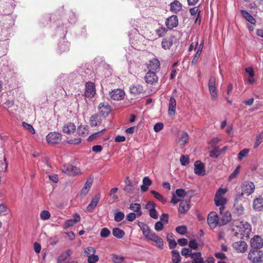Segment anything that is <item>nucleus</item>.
Segmentation results:
<instances>
[{
  "label": "nucleus",
  "instance_id": "obj_14",
  "mask_svg": "<svg viewBox=\"0 0 263 263\" xmlns=\"http://www.w3.org/2000/svg\"><path fill=\"white\" fill-rule=\"evenodd\" d=\"M98 110L102 116H106L110 112L111 108L108 103L102 102L99 104Z\"/></svg>",
  "mask_w": 263,
  "mask_h": 263
},
{
  "label": "nucleus",
  "instance_id": "obj_64",
  "mask_svg": "<svg viewBox=\"0 0 263 263\" xmlns=\"http://www.w3.org/2000/svg\"><path fill=\"white\" fill-rule=\"evenodd\" d=\"M142 184L149 187L152 185V181L148 177L146 176L143 178L142 180Z\"/></svg>",
  "mask_w": 263,
  "mask_h": 263
},
{
  "label": "nucleus",
  "instance_id": "obj_59",
  "mask_svg": "<svg viewBox=\"0 0 263 263\" xmlns=\"http://www.w3.org/2000/svg\"><path fill=\"white\" fill-rule=\"evenodd\" d=\"M105 130V128H103V129L101 130L100 132H97V133H93V134L91 135L88 138V139L87 140L89 141H92L93 139L97 138L100 135L101 133L103 132Z\"/></svg>",
  "mask_w": 263,
  "mask_h": 263
},
{
  "label": "nucleus",
  "instance_id": "obj_18",
  "mask_svg": "<svg viewBox=\"0 0 263 263\" xmlns=\"http://www.w3.org/2000/svg\"><path fill=\"white\" fill-rule=\"evenodd\" d=\"M194 173L198 175H204L205 174L204 165L200 160L196 161L194 163Z\"/></svg>",
  "mask_w": 263,
  "mask_h": 263
},
{
  "label": "nucleus",
  "instance_id": "obj_15",
  "mask_svg": "<svg viewBox=\"0 0 263 263\" xmlns=\"http://www.w3.org/2000/svg\"><path fill=\"white\" fill-rule=\"evenodd\" d=\"M145 82L149 84H155L158 81V77L156 72L154 71H148L145 74Z\"/></svg>",
  "mask_w": 263,
  "mask_h": 263
},
{
  "label": "nucleus",
  "instance_id": "obj_57",
  "mask_svg": "<svg viewBox=\"0 0 263 263\" xmlns=\"http://www.w3.org/2000/svg\"><path fill=\"white\" fill-rule=\"evenodd\" d=\"M240 166H238L236 167L233 172L229 176V179L230 181L235 178L239 172Z\"/></svg>",
  "mask_w": 263,
  "mask_h": 263
},
{
  "label": "nucleus",
  "instance_id": "obj_35",
  "mask_svg": "<svg viewBox=\"0 0 263 263\" xmlns=\"http://www.w3.org/2000/svg\"><path fill=\"white\" fill-rule=\"evenodd\" d=\"M77 133L81 137H85L88 134V129L87 126L80 125L77 129Z\"/></svg>",
  "mask_w": 263,
  "mask_h": 263
},
{
  "label": "nucleus",
  "instance_id": "obj_7",
  "mask_svg": "<svg viewBox=\"0 0 263 263\" xmlns=\"http://www.w3.org/2000/svg\"><path fill=\"white\" fill-rule=\"evenodd\" d=\"M96 94V86L93 82H87L85 84L84 96L88 98H92Z\"/></svg>",
  "mask_w": 263,
  "mask_h": 263
},
{
  "label": "nucleus",
  "instance_id": "obj_31",
  "mask_svg": "<svg viewBox=\"0 0 263 263\" xmlns=\"http://www.w3.org/2000/svg\"><path fill=\"white\" fill-rule=\"evenodd\" d=\"M172 45L173 40L171 38L165 37L163 39L161 42V46L164 49H170Z\"/></svg>",
  "mask_w": 263,
  "mask_h": 263
},
{
  "label": "nucleus",
  "instance_id": "obj_54",
  "mask_svg": "<svg viewBox=\"0 0 263 263\" xmlns=\"http://www.w3.org/2000/svg\"><path fill=\"white\" fill-rule=\"evenodd\" d=\"M22 125H23V126L25 128L27 129L31 134H35V131L34 128L33 127V126L31 124L24 122H23Z\"/></svg>",
  "mask_w": 263,
  "mask_h": 263
},
{
  "label": "nucleus",
  "instance_id": "obj_60",
  "mask_svg": "<svg viewBox=\"0 0 263 263\" xmlns=\"http://www.w3.org/2000/svg\"><path fill=\"white\" fill-rule=\"evenodd\" d=\"M191 250L190 249H187L186 248H182L181 250V254L182 255L185 256V258L190 256L191 254H192Z\"/></svg>",
  "mask_w": 263,
  "mask_h": 263
},
{
  "label": "nucleus",
  "instance_id": "obj_51",
  "mask_svg": "<svg viewBox=\"0 0 263 263\" xmlns=\"http://www.w3.org/2000/svg\"><path fill=\"white\" fill-rule=\"evenodd\" d=\"M228 190L227 189H221L219 188L217 191L216 192L215 197L218 198L220 197H223L225 194L227 193Z\"/></svg>",
  "mask_w": 263,
  "mask_h": 263
},
{
  "label": "nucleus",
  "instance_id": "obj_30",
  "mask_svg": "<svg viewBox=\"0 0 263 263\" xmlns=\"http://www.w3.org/2000/svg\"><path fill=\"white\" fill-rule=\"evenodd\" d=\"M182 10V4L178 1H175L171 3V11L177 13Z\"/></svg>",
  "mask_w": 263,
  "mask_h": 263
},
{
  "label": "nucleus",
  "instance_id": "obj_19",
  "mask_svg": "<svg viewBox=\"0 0 263 263\" xmlns=\"http://www.w3.org/2000/svg\"><path fill=\"white\" fill-rule=\"evenodd\" d=\"M160 66V64L159 60L157 59L153 58L149 61L147 67L149 69V71L156 72L157 70H159Z\"/></svg>",
  "mask_w": 263,
  "mask_h": 263
},
{
  "label": "nucleus",
  "instance_id": "obj_49",
  "mask_svg": "<svg viewBox=\"0 0 263 263\" xmlns=\"http://www.w3.org/2000/svg\"><path fill=\"white\" fill-rule=\"evenodd\" d=\"M96 253L95 249L91 247L86 248L84 250V253L87 257H89Z\"/></svg>",
  "mask_w": 263,
  "mask_h": 263
},
{
  "label": "nucleus",
  "instance_id": "obj_39",
  "mask_svg": "<svg viewBox=\"0 0 263 263\" xmlns=\"http://www.w3.org/2000/svg\"><path fill=\"white\" fill-rule=\"evenodd\" d=\"M151 193L152 195H154V197L158 199L159 201H161L162 203L165 204L166 203V200L164 198V197L158 192L152 190Z\"/></svg>",
  "mask_w": 263,
  "mask_h": 263
},
{
  "label": "nucleus",
  "instance_id": "obj_42",
  "mask_svg": "<svg viewBox=\"0 0 263 263\" xmlns=\"http://www.w3.org/2000/svg\"><path fill=\"white\" fill-rule=\"evenodd\" d=\"M141 229L142 230L143 234L145 237V238H146L147 236L152 232L149 229L148 226L144 223H142Z\"/></svg>",
  "mask_w": 263,
  "mask_h": 263
},
{
  "label": "nucleus",
  "instance_id": "obj_40",
  "mask_svg": "<svg viewBox=\"0 0 263 263\" xmlns=\"http://www.w3.org/2000/svg\"><path fill=\"white\" fill-rule=\"evenodd\" d=\"M167 240L168 242V246L171 249H174L177 246V242L173 238V235H168L167 236Z\"/></svg>",
  "mask_w": 263,
  "mask_h": 263
},
{
  "label": "nucleus",
  "instance_id": "obj_32",
  "mask_svg": "<svg viewBox=\"0 0 263 263\" xmlns=\"http://www.w3.org/2000/svg\"><path fill=\"white\" fill-rule=\"evenodd\" d=\"M189 141V135L187 133L182 132L179 136V138L178 140V143L180 145H185Z\"/></svg>",
  "mask_w": 263,
  "mask_h": 263
},
{
  "label": "nucleus",
  "instance_id": "obj_52",
  "mask_svg": "<svg viewBox=\"0 0 263 263\" xmlns=\"http://www.w3.org/2000/svg\"><path fill=\"white\" fill-rule=\"evenodd\" d=\"M124 218V214L122 212H118L115 214L114 219L117 222L121 221Z\"/></svg>",
  "mask_w": 263,
  "mask_h": 263
},
{
  "label": "nucleus",
  "instance_id": "obj_34",
  "mask_svg": "<svg viewBox=\"0 0 263 263\" xmlns=\"http://www.w3.org/2000/svg\"><path fill=\"white\" fill-rule=\"evenodd\" d=\"M203 46H204V41H202L201 43L199 45V47L197 51L196 52L194 58L193 59V60L192 61V64H194L197 62L198 58L200 57V56L201 54Z\"/></svg>",
  "mask_w": 263,
  "mask_h": 263
},
{
  "label": "nucleus",
  "instance_id": "obj_53",
  "mask_svg": "<svg viewBox=\"0 0 263 263\" xmlns=\"http://www.w3.org/2000/svg\"><path fill=\"white\" fill-rule=\"evenodd\" d=\"M220 154L219 149L218 147H215L210 152V156L213 158H217Z\"/></svg>",
  "mask_w": 263,
  "mask_h": 263
},
{
  "label": "nucleus",
  "instance_id": "obj_41",
  "mask_svg": "<svg viewBox=\"0 0 263 263\" xmlns=\"http://www.w3.org/2000/svg\"><path fill=\"white\" fill-rule=\"evenodd\" d=\"M263 141V131L256 137V141L254 144V148H257Z\"/></svg>",
  "mask_w": 263,
  "mask_h": 263
},
{
  "label": "nucleus",
  "instance_id": "obj_9",
  "mask_svg": "<svg viewBox=\"0 0 263 263\" xmlns=\"http://www.w3.org/2000/svg\"><path fill=\"white\" fill-rule=\"evenodd\" d=\"M179 22L178 16L172 15L166 19L165 24L168 29L172 30L178 26Z\"/></svg>",
  "mask_w": 263,
  "mask_h": 263
},
{
  "label": "nucleus",
  "instance_id": "obj_50",
  "mask_svg": "<svg viewBox=\"0 0 263 263\" xmlns=\"http://www.w3.org/2000/svg\"><path fill=\"white\" fill-rule=\"evenodd\" d=\"M176 231L181 235H184L187 232V228L185 226H180L176 227Z\"/></svg>",
  "mask_w": 263,
  "mask_h": 263
},
{
  "label": "nucleus",
  "instance_id": "obj_37",
  "mask_svg": "<svg viewBox=\"0 0 263 263\" xmlns=\"http://www.w3.org/2000/svg\"><path fill=\"white\" fill-rule=\"evenodd\" d=\"M112 234L117 238H121L124 236L125 233L123 230L118 228H115L112 230Z\"/></svg>",
  "mask_w": 263,
  "mask_h": 263
},
{
  "label": "nucleus",
  "instance_id": "obj_5",
  "mask_svg": "<svg viewBox=\"0 0 263 263\" xmlns=\"http://www.w3.org/2000/svg\"><path fill=\"white\" fill-rule=\"evenodd\" d=\"M242 192L238 194H242V197L244 194L249 196L252 194L255 190V185L251 181H246L241 186Z\"/></svg>",
  "mask_w": 263,
  "mask_h": 263
},
{
  "label": "nucleus",
  "instance_id": "obj_29",
  "mask_svg": "<svg viewBox=\"0 0 263 263\" xmlns=\"http://www.w3.org/2000/svg\"><path fill=\"white\" fill-rule=\"evenodd\" d=\"M100 195H96L92 199L90 203L87 206V210L91 211L97 206L100 200Z\"/></svg>",
  "mask_w": 263,
  "mask_h": 263
},
{
  "label": "nucleus",
  "instance_id": "obj_47",
  "mask_svg": "<svg viewBox=\"0 0 263 263\" xmlns=\"http://www.w3.org/2000/svg\"><path fill=\"white\" fill-rule=\"evenodd\" d=\"M249 152V149L245 148L239 153L238 155V160L241 161L244 157H246Z\"/></svg>",
  "mask_w": 263,
  "mask_h": 263
},
{
  "label": "nucleus",
  "instance_id": "obj_3",
  "mask_svg": "<svg viewBox=\"0 0 263 263\" xmlns=\"http://www.w3.org/2000/svg\"><path fill=\"white\" fill-rule=\"evenodd\" d=\"M248 258L254 263L261 262L263 260V252L260 250L251 249L249 253Z\"/></svg>",
  "mask_w": 263,
  "mask_h": 263
},
{
  "label": "nucleus",
  "instance_id": "obj_1",
  "mask_svg": "<svg viewBox=\"0 0 263 263\" xmlns=\"http://www.w3.org/2000/svg\"><path fill=\"white\" fill-rule=\"evenodd\" d=\"M251 226L246 221H241L239 222L238 225H236L231 229L232 233L235 236H238L240 235L241 238L245 237L249 238V235L251 232Z\"/></svg>",
  "mask_w": 263,
  "mask_h": 263
},
{
  "label": "nucleus",
  "instance_id": "obj_13",
  "mask_svg": "<svg viewBox=\"0 0 263 263\" xmlns=\"http://www.w3.org/2000/svg\"><path fill=\"white\" fill-rule=\"evenodd\" d=\"M146 238L155 242L158 248L160 249H162L163 248V241L161 237L157 236L153 231L147 236V237Z\"/></svg>",
  "mask_w": 263,
  "mask_h": 263
},
{
  "label": "nucleus",
  "instance_id": "obj_44",
  "mask_svg": "<svg viewBox=\"0 0 263 263\" xmlns=\"http://www.w3.org/2000/svg\"><path fill=\"white\" fill-rule=\"evenodd\" d=\"M93 181V176L92 175H90L89 176V177L87 179V180H86V182L85 183L83 187L89 191V190L92 185Z\"/></svg>",
  "mask_w": 263,
  "mask_h": 263
},
{
  "label": "nucleus",
  "instance_id": "obj_56",
  "mask_svg": "<svg viewBox=\"0 0 263 263\" xmlns=\"http://www.w3.org/2000/svg\"><path fill=\"white\" fill-rule=\"evenodd\" d=\"M180 161L181 165L185 166L189 164V157L188 156L182 155L180 157Z\"/></svg>",
  "mask_w": 263,
  "mask_h": 263
},
{
  "label": "nucleus",
  "instance_id": "obj_63",
  "mask_svg": "<svg viewBox=\"0 0 263 263\" xmlns=\"http://www.w3.org/2000/svg\"><path fill=\"white\" fill-rule=\"evenodd\" d=\"M163 128V124L161 122L157 123L154 126V130L155 132H159Z\"/></svg>",
  "mask_w": 263,
  "mask_h": 263
},
{
  "label": "nucleus",
  "instance_id": "obj_10",
  "mask_svg": "<svg viewBox=\"0 0 263 263\" xmlns=\"http://www.w3.org/2000/svg\"><path fill=\"white\" fill-rule=\"evenodd\" d=\"M207 221L208 224L212 229H214L218 223L220 224L218 216L214 212L210 213L208 217Z\"/></svg>",
  "mask_w": 263,
  "mask_h": 263
},
{
  "label": "nucleus",
  "instance_id": "obj_8",
  "mask_svg": "<svg viewBox=\"0 0 263 263\" xmlns=\"http://www.w3.org/2000/svg\"><path fill=\"white\" fill-rule=\"evenodd\" d=\"M216 79L214 77H211L209 81V90L211 96V99L213 101L217 98V89L215 87Z\"/></svg>",
  "mask_w": 263,
  "mask_h": 263
},
{
  "label": "nucleus",
  "instance_id": "obj_38",
  "mask_svg": "<svg viewBox=\"0 0 263 263\" xmlns=\"http://www.w3.org/2000/svg\"><path fill=\"white\" fill-rule=\"evenodd\" d=\"M172 261L174 263H179L181 260V256L177 250H174L172 251Z\"/></svg>",
  "mask_w": 263,
  "mask_h": 263
},
{
  "label": "nucleus",
  "instance_id": "obj_55",
  "mask_svg": "<svg viewBox=\"0 0 263 263\" xmlns=\"http://www.w3.org/2000/svg\"><path fill=\"white\" fill-rule=\"evenodd\" d=\"M40 217L42 220H47L50 218V214L46 210H44L40 213Z\"/></svg>",
  "mask_w": 263,
  "mask_h": 263
},
{
  "label": "nucleus",
  "instance_id": "obj_28",
  "mask_svg": "<svg viewBox=\"0 0 263 263\" xmlns=\"http://www.w3.org/2000/svg\"><path fill=\"white\" fill-rule=\"evenodd\" d=\"M72 254V252L70 249L67 250L63 252L58 258L57 263H64V261L69 257Z\"/></svg>",
  "mask_w": 263,
  "mask_h": 263
},
{
  "label": "nucleus",
  "instance_id": "obj_61",
  "mask_svg": "<svg viewBox=\"0 0 263 263\" xmlns=\"http://www.w3.org/2000/svg\"><path fill=\"white\" fill-rule=\"evenodd\" d=\"M99 260V257L98 255L93 254V255L88 257V262L89 263H95Z\"/></svg>",
  "mask_w": 263,
  "mask_h": 263
},
{
  "label": "nucleus",
  "instance_id": "obj_20",
  "mask_svg": "<svg viewBox=\"0 0 263 263\" xmlns=\"http://www.w3.org/2000/svg\"><path fill=\"white\" fill-rule=\"evenodd\" d=\"M214 201L216 206H220V207L219 208V211L220 214L222 215V212L225 209L224 205L227 202V199L224 197H220L218 198L215 197Z\"/></svg>",
  "mask_w": 263,
  "mask_h": 263
},
{
  "label": "nucleus",
  "instance_id": "obj_62",
  "mask_svg": "<svg viewBox=\"0 0 263 263\" xmlns=\"http://www.w3.org/2000/svg\"><path fill=\"white\" fill-rule=\"evenodd\" d=\"M189 246L191 249L196 250L198 248V245L195 239H192L190 241Z\"/></svg>",
  "mask_w": 263,
  "mask_h": 263
},
{
  "label": "nucleus",
  "instance_id": "obj_17",
  "mask_svg": "<svg viewBox=\"0 0 263 263\" xmlns=\"http://www.w3.org/2000/svg\"><path fill=\"white\" fill-rule=\"evenodd\" d=\"M76 130V126L74 123L68 122L65 124L63 127V132L67 135H72L74 134Z\"/></svg>",
  "mask_w": 263,
  "mask_h": 263
},
{
  "label": "nucleus",
  "instance_id": "obj_6",
  "mask_svg": "<svg viewBox=\"0 0 263 263\" xmlns=\"http://www.w3.org/2000/svg\"><path fill=\"white\" fill-rule=\"evenodd\" d=\"M46 141L49 144H58L62 140L61 135L57 132H50L46 137Z\"/></svg>",
  "mask_w": 263,
  "mask_h": 263
},
{
  "label": "nucleus",
  "instance_id": "obj_16",
  "mask_svg": "<svg viewBox=\"0 0 263 263\" xmlns=\"http://www.w3.org/2000/svg\"><path fill=\"white\" fill-rule=\"evenodd\" d=\"M233 247L238 252L243 253L247 251L248 245L245 241L241 240L234 242L233 244Z\"/></svg>",
  "mask_w": 263,
  "mask_h": 263
},
{
  "label": "nucleus",
  "instance_id": "obj_25",
  "mask_svg": "<svg viewBox=\"0 0 263 263\" xmlns=\"http://www.w3.org/2000/svg\"><path fill=\"white\" fill-rule=\"evenodd\" d=\"M129 90L132 93L135 95L143 93L145 92L143 86L139 84L134 85L130 86Z\"/></svg>",
  "mask_w": 263,
  "mask_h": 263
},
{
  "label": "nucleus",
  "instance_id": "obj_33",
  "mask_svg": "<svg viewBox=\"0 0 263 263\" xmlns=\"http://www.w3.org/2000/svg\"><path fill=\"white\" fill-rule=\"evenodd\" d=\"M231 220V214L229 211H227L221 217L220 225H224Z\"/></svg>",
  "mask_w": 263,
  "mask_h": 263
},
{
  "label": "nucleus",
  "instance_id": "obj_36",
  "mask_svg": "<svg viewBox=\"0 0 263 263\" xmlns=\"http://www.w3.org/2000/svg\"><path fill=\"white\" fill-rule=\"evenodd\" d=\"M140 209L141 205L139 203H132L129 206V209L136 212L138 216H140L142 215Z\"/></svg>",
  "mask_w": 263,
  "mask_h": 263
},
{
  "label": "nucleus",
  "instance_id": "obj_4",
  "mask_svg": "<svg viewBox=\"0 0 263 263\" xmlns=\"http://www.w3.org/2000/svg\"><path fill=\"white\" fill-rule=\"evenodd\" d=\"M62 171L69 176H76L81 174L80 169L79 167L68 164H64L62 167Z\"/></svg>",
  "mask_w": 263,
  "mask_h": 263
},
{
  "label": "nucleus",
  "instance_id": "obj_24",
  "mask_svg": "<svg viewBox=\"0 0 263 263\" xmlns=\"http://www.w3.org/2000/svg\"><path fill=\"white\" fill-rule=\"evenodd\" d=\"M102 123V119L100 116L98 114L92 115L89 120V123L90 126L95 127L100 125Z\"/></svg>",
  "mask_w": 263,
  "mask_h": 263
},
{
  "label": "nucleus",
  "instance_id": "obj_23",
  "mask_svg": "<svg viewBox=\"0 0 263 263\" xmlns=\"http://www.w3.org/2000/svg\"><path fill=\"white\" fill-rule=\"evenodd\" d=\"M253 208L256 211H260L263 209V198L260 197L254 199Z\"/></svg>",
  "mask_w": 263,
  "mask_h": 263
},
{
  "label": "nucleus",
  "instance_id": "obj_45",
  "mask_svg": "<svg viewBox=\"0 0 263 263\" xmlns=\"http://www.w3.org/2000/svg\"><path fill=\"white\" fill-rule=\"evenodd\" d=\"M167 29L163 26L160 27L156 30V34L159 37H162L164 36L167 33Z\"/></svg>",
  "mask_w": 263,
  "mask_h": 263
},
{
  "label": "nucleus",
  "instance_id": "obj_58",
  "mask_svg": "<svg viewBox=\"0 0 263 263\" xmlns=\"http://www.w3.org/2000/svg\"><path fill=\"white\" fill-rule=\"evenodd\" d=\"M175 194L178 197L181 198H184L186 195V193L185 192V190L182 189H177Z\"/></svg>",
  "mask_w": 263,
  "mask_h": 263
},
{
  "label": "nucleus",
  "instance_id": "obj_21",
  "mask_svg": "<svg viewBox=\"0 0 263 263\" xmlns=\"http://www.w3.org/2000/svg\"><path fill=\"white\" fill-rule=\"evenodd\" d=\"M190 200H182L179 204L178 212L179 214H185L189 210Z\"/></svg>",
  "mask_w": 263,
  "mask_h": 263
},
{
  "label": "nucleus",
  "instance_id": "obj_12",
  "mask_svg": "<svg viewBox=\"0 0 263 263\" xmlns=\"http://www.w3.org/2000/svg\"><path fill=\"white\" fill-rule=\"evenodd\" d=\"M251 246L254 250H258L263 247V239L260 236L255 235L251 239Z\"/></svg>",
  "mask_w": 263,
  "mask_h": 263
},
{
  "label": "nucleus",
  "instance_id": "obj_22",
  "mask_svg": "<svg viewBox=\"0 0 263 263\" xmlns=\"http://www.w3.org/2000/svg\"><path fill=\"white\" fill-rule=\"evenodd\" d=\"M176 100L173 97L170 98L168 104V114L169 116H174L176 114Z\"/></svg>",
  "mask_w": 263,
  "mask_h": 263
},
{
  "label": "nucleus",
  "instance_id": "obj_46",
  "mask_svg": "<svg viewBox=\"0 0 263 263\" xmlns=\"http://www.w3.org/2000/svg\"><path fill=\"white\" fill-rule=\"evenodd\" d=\"M124 260V257L121 255L112 254V260L114 263H121Z\"/></svg>",
  "mask_w": 263,
  "mask_h": 263
},
{
  "label": "nucleus",
  "instance_id": "obj_11",
  "mask_svg": "<svg viewBox=\"0 0 263 263\" xmlns=\"http://www.w3.org/2000/svg\"><path fill=\"white\" fill-rule=\"evenodd\" d=\"M109 96L111 99L119 101L124 99L125 93L121 89H115L109 92Z\"/></svg>",
  "mask_w": 263,
  "mask_h": 263
},
{
  "label": "nucleus",
  "instance_id": "obj_27",
  "mask_svg": "<svg viewBox=\"0 0 263 263\" xmlns=\"http://www.w3.org/2000/svg\"><path fill=\"white\" fill-rule=\"evenodd\" d=\"M240 13L242 17L251 24L255 25L256 24V20L248 12L241 9Z\"/></svg>",
  "mask_w": 263,
  "mask_h": 263
},
{
  "label": "nucleus",
  "instance_id": "obj_43",
  "mask_svg": "<svg viewBox=\"0 0 263 263\" xmlns=\"http://www.w3.org/2000/svg\"><path fill=\"white\" fill-rule=\"evenodd\" d=\"M124 183L125 185L124 186L123 190L126 192H129L131 190V187L132 186V181L130 180L129 177H126Z\"/></svg>",
  "mask_w": 263,
  "mask_h": 263
},
{
  "label": "nucleus",
  "instance_id": "obj_26",
  "mask_svg": "<svg viewBox=\"0 0 263 263\" xmlns=\"http://www.w3.org/2000/svg\"><path fill=\"white\" fill-rule=\"evenodd\" d=\"M192 263H204V259L200 252H194L191 254Z\"/></svg>",
  "mask_w": 263,
  "mask_h": 263
},
{
  "label": "nucleus",
  "instance_id": "obj_48",
  "mask_svg": "<svg viewBox=\"0 0 263 263\" xmlns=\"http://www.w3.org/2000/svg\"><path fill=\"white\" fill-rule=\"evenodd\" d=\"M110 235V232L107 228H103L100 232V236L102 238H107Z\"/></svg>",
  "mask_w": 263,
  "mask_h": 263
},
{
  "label": "nucleus",
  "instance_id": "obj_2",
  "mask_svg": "<svg viewBox=\"0 0 263 263\" xmlns=\"http://www.w3.org/2000/svg\"><path fill=\"white\" fill-rule=\"evenodd\" d=\"M246 201L242 197V194H236L232 208L234 215L239 217L245 214Z\"/></svg>",
  "mask_w": 263,
  "mask_h": 263
}]
</instances>
